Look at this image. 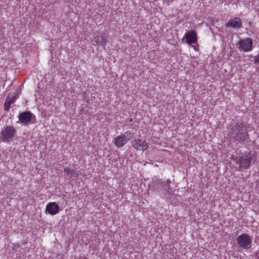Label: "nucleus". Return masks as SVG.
<instances>
[{"instance_id": "nucleus-1", "label": "nucleus", "mask_w": 259, "mask_h": 259, "mask_svg": "<svg viewBox=\"0 0 259 259\" xmlns=\"http://www.w3.org/2000/svg\"><path fill=\"white\" fill-rule=\"evenodd\" d=\"M230 134L231 138L238 142H244L249 138L247 126L242 123L234 125Z\"/></svg>"}, {"instance_id": "nucleus-2", "label": "nucleus", "mask_w": 259, "mask_h": 259, "mask_svg": "<svg viewBox=\"0 0 259 259\" xmlns=\"http://www.w3.org/2000/svg\"><path fill=\"white\" fill-rule=\"evenodd\" d=\"M236 46L241 51L250 52L253 48V41L250 38L242 39L236 44Z\"/></svg>"}, {"instance_id": "nucleus-3", "label": "nucleus", "mask_w": 259, "mask_h": 259, "mask_svg": "<svg viewBox=\"0 0 259 259\" xmlns=\"http://www.w3.org/2000/svg\"><path fill=\"white\" fill-rule=\"evenodd\" d=\"M15 133L13 126H6L2 130L1 138L4 142H9L15 137Z\"/></svg>"}, {"instance_id": "nucleus-4", "label": "nucleus", "mask_w": 259, "mask_h": 259, "mask_svg": "<svg viewBox=\"0 0 259 259\" xmlns=\"http://www.w3.org/2000/svg\"><path fill=\"white\" fill-rule=\"evenodd\" d=\"M238 245L242 248H250L252 243L251 238L247 234H242L237 238Z\"/></svg>"}, {"instance_id": "nucleus-5", "label": "nucleus", "mask_w": 259, "mask_h": 259, "mask_svg": "<svg viewBox=\"0 0 259 259\" xmlns=\"http://www.w3.org/2000/svg\"><path fill=\"white\" fill-rule=\"evenodd\" d=\"M252 158V157L250 154H248L246 155L239 157L237 159L236 163L239 165L240 170L241 169H246L249 167Z\"/></svg>"}, {"instance_id": "nucleus-6", "label": "nucleus", "mask_w": 259, "mask_h": 259, "mask_svg": "<svg viewBox=\"0 0 259 259\" xmlns=\"http://www.w3.org/2000/svg\"><path fill=\"white\" fill-rule=\"evenodd\" d=\"M152 187L154 190H157L163 187L165 190L169 189V181L168 180L164 181L162 179L153 180Z\"/></svg>"}, {"instance_id": "nucleus-7", "label": "nucleus", "mask_w": 259, "mask_h": 259, "mask_svg": "<svg viewBox=\"0 0 259 259\" xmlns=\"http://www.w3.org/2000/svg\"><path fill=\"white\" fill-rule=\"evenodd\" d=\"M132 146L137 150L144 151L148 147V143L140 139L134 140L131 142Z\"/></svg>"}, {"instance_id": "nucleus-8", "label": "nucleus", "mask_w": 259, "mask_h": 259, "mask_svg": "<svg viewBox=\"0 0 259 259\" xmlns=\"http://www.w3.org/2000/svg\"><path fill=\"white\" fill-rule=\"evenodd\" d=\"M59 205L54 202H49L46 206V213L54 215L59 212Z\"/></svg>"}, {"instance_id": "nucleus-9", "label": "nucleus", "mask_w": 259, "mask_h": 259, "mask_svg": "<svg viewBox=\"0 0 259 259\" xmlns=\"http://www.w3.org/2000/svg\"><path fill=\"white\" fill-rule=\"evenodd\" d=\"M32 114L29 111L23 112L19 114L18 117L21 123L26 124L31 120Z\"/></svg>"}, {"instance_id": "nucleus-10", "label": "nucleus", "mask_w": 259, "mask_h": 259, "mask_svg": "<svg viewBox=\"0 0 259 259\" xmlns=\"http://www.w3.org/2000/svg\"><path fill=\"white\" fill-rule=\"evenodd\" d=\"M184 37L186 38L187 43L192 45L197 42V33L194 30L189 31L185 34Z\"/></svg>"}, {"instance_id": "nucleus-11", "label": "nucleus", "mask_w": 259, "mask_h": 259, "mask_svg": "<svg viewBox=\"0 0 259 259\" xmlns=\"http://www.w3.org/2000/svg\"><path fill=\"white\" fill-rule=\"evenodd\" d=\"M227 27H231L234 29H238L242 26V22L238 17H235L230 19L226 24Z\"/></svg>"}, {"instance_id": "nucleus-12", "label": "nucleus", "mask_w": 259, "mask_h": 259, "mask_svg": "<svg viewBox=\"0 0 259 259\" xmlns=\"http://www.w3.org/2000/svg\"><path fill=\"white\" fill-rule=\"evenodd\" d=\"M128 141V139H126L124 136H119L114 139L113 142L114 145L118 148L122 147Z\"/></svg>"}, {"instance_id": "nucleus-13", "label": "nucleus", "mask_w": 259, "mask_h": 259, "mask_svg": "<svg viewBox=\"0 0 259 259\" xmlns=\"http://www.w3.org/2000/svg\"><path fill=\"white\" fill-rule=\"evenodd\" d=\"M16 99V96L14 94H9L5 103V107L6 110H8L11 104L14 103Z\"/></svg>"}, {"instance_id": "nucleus-14", "label": "nucleus", "mask_w": 259, "mask_h": 259, "mask_svg": "<svg viewBox=\"0 0 259 259\" xmlns=\"http://www.w3.org/2000/svg\"><path fill=\"white\" fill-rule=\"evenodd\" d=\"M93 40L97 45H100L103 46H105L107 41L106 37L105 35L94 36Z\"/></svg>"}, {"instance_id": "nucleus-15", "label": "nucleus", "mask_w": 259, "mask_h": 259, "mask_svg": "<svg viewBox=\"0 0 259 259\" xmlns=\"http://www.w3.org/2000/svg\"><path fill=\"white\" fill-rule=\"evenodd\" d=\"M64 172L70 178H77L79 176L78 171L74 169H71L68 167H65L64 169Z\"/></svg>"}, {"instance_id": "nucleus-16", "label": "nucleus", "mask_w": 259, "mask_h": 259, "mask_svg": "<svg viewBox=\"0 0 259 259\" xmlns=\"http://www.w3.org/2000/svg\"><path fill=\"white\" fill-rule=\"evenodd\" d=\"M123 136H124L126 139H128V141H129L130 139H133L134 137V134L133 133H131L129 131L126 132L124 133V135H122Z\"/></svg>"}, {"instance_id": "nucleus-17", "label": "nucleus", "mask_w": 259, "mask_h": 259, "mask_svg": "<svg viewBox=\"0 0 259 259\" xmlns=\"http://www.w3.org/2000/svg\"><path fill=\"white\" fill-rule=\"evenodd\" d=\"M255 62L256 63L259 62V54L255 57L254 58Z\"/></svg>"}, {"instance_id": "nucleus-18", "label": "nucleus", "mask_w": 259, "mask_h": 259, "mask_svg": "<svg viewBox=\"0 0 259 259\" xmlns=\"http://www.w3.org/2000/svg\"><path fill=\"white\" fill-rule=\"evenodd\" d=\"M76 259H88L86 257H80Z\"/></svg>"}]
</instances>
